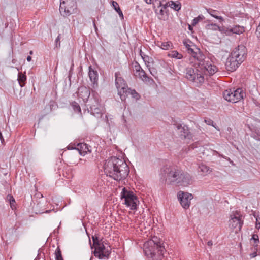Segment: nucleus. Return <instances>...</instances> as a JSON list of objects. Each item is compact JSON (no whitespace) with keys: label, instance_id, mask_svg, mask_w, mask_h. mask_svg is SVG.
Masks as SVG:
<instances>
[{"label":"nucleus","instance_id":"4","mask_svg":"<svg viewBox=\"0 0 260 260\" xmlns=\"http://www.w3.org/2000/svg\"><path fill=\"white\" fill-rule=\"evenodd\" d=\"M144 252L150 260H162L166 250L160 242L150 239L144 243Z\"/></svg>","mask_w":260,"mask_h":260},{"label":"nucleus","instance_id":"22","mask_svg":"<svg viewBox=\"0 0 260 260\" xmlns=\"http://www.w3.org/2000/svg\"><path fill=\"white\" fill-rule=\"evenodd\" d=\"M135 75L141 79L143 81L145 82H149L151 81H153L152 79L149 78L146 74L145 71L142 69L139 72L135 74Z\"/></svg>","mask_w":260,"mask_h":260},{"label":"nucleus","instance_id":"15","mask_svg":"<svg viewBox=\"0 0 260 260\" xmlns=\"http://www.w3.org/2000/svg\"><path fill=\"white\" fill-rule=\"evenodd\" d=\"M241 63H242L239 62L238 60L235 59L234 57L230 55L225 64L226 69L229 71L233 72L235 71Z\"/></svg>","mask_w":260,"mask_h":260},{"label":"nucleus","instance_id":"28","mask_svg":"<svg viewBox=\"0 0 260 260\" xmlns=\"http://www.w3.org/2000/svg\"><path fill=\"white\" fill-rule=\"evenodd\" d=\"M140 54L141 56L142 57L143 61L145 62V64L147 67H149L150 63H152L153 61V59L151 57H149L148 55L144 54L142 51L141 50L140 52Z\"/></svg>","mask_w":260,"mask_h":260},{"label":"nucleus","instance_id":"31","mask_svg":"<svg viewBox=\"0 0 260 260\" xmlns=\"http://www.w3.org/2000/svg\"><path fill=\"white\" fill-rule=\"evenodd\" d=\"M158 46L164 50H169L170 48H172L173 47V44L170 41L161 42L160 44H158Z\"/></svg>","mask_w":260,"mask_h":260},{"label":"nucleus","instance_id":"43","mask_svg":"<svg viewBox=\"0 0 260 260\" xmlns=\"http://www.w3.org/2000/svg\"><path fill=\"white\" fill-rule=\"evenodd\" d=\"M252 240H253L255 243H258L259 242L258 236L257 234H254L252 235Z\"/></svg>","mask_w":260,"mask_h":260},{"label":"nucleus","instance_id":"36","mask_svg":"<svg viewBox=\"0 0 260 260\" xmlns=\"http://www.w3.org/2000/svg\"><path fill=\"white\" fill-rule=\"evenodd\" d=\"M204 19V16L202 15H199L198 17L194 18L191 22V25L192 26H195L199 21L202 20Z\"/></svg>","mask_w":260,"mask_h":260},{"label":"nucleus","instance_id":"11","mask_svg":"<svg viewBox=\"0 0 260 260\" xmlns=\"http://www.w3.org/2000/svg\"><path fill=\"white\" fill-rule=\"evenodd\" d=\"M243 222L242 216L237 211L235 212L233 215H231V218L229 220V226L235 230L236 233H238L241 229Z\"/></svg>","mask_w":260,"mask_h":260},{"label":"nucleus","instance_id":"62","mask_svg":"<svg viewBox=\"0 0 260 260\" xmlns=\"http://www.w3.org/2000/svg\"><path fill=\"white\" fill-rule=\"evenodd\" d=\"M73 148L72 147V148H70V146H68V149H73Z\"/></svg>","mask_w":260,"mask_h":260},{"label":"nucleus","instance_id":"20","mask_svg":"<svg viewBox=\"0 0 260 260\" xmlns=\"http://www.w3.org/2000/svg\"><path fill=\"white\" fill-rule=\"evenodd\" d=\"M183 44L185 46L188 54L192 51L193 52L195 48H197L193 43L190 41L189 39L184 40L183 41Z\"/></svg>","mask_w":260,"mask_h":260},{"label":"nucleus","instance_id":"37","mask_svg":"<svg viewBox=\"0 0 260 260\" xmlns=\"http://www.w3.org/2000/svg\"><path fill=\"white\" fill-rule=\"evenodd\" d=\"M204 122L209 125H211L215 129L219 131V129L216 127L215 124L214 123L213 121L210 119H206L204 120Z\"/></svg>","mask_w":260,"mask_h":260},{"label":"nucleus","instance_id":"30","mask_svg":"<svg viewBox=\"0 0 260 260\" xmlns=\"http://www.w3.org/2000/svg\"><path fill=\"white\" fill-rule=\"evenodd\" d=\"M169 6L171 8L173 9L175 11H179L180 10L181 7V3L179 2H174L173 1H170L169 3Z\"/></svg>","mask_w":260,"mask_h":260},{"label":"nucleus","instance_id":"54","mask_svg":"<svg viewBox=\"0 0 260 260\" xmlns=\"http://www.w3.org/2000/svg\"><path fill=\"white\" fill-rule=\"evenodd\" d=\"M27 60L29 62L31 60V57L30 56H28L27 57Z\"/></svg>","mask_w":260,"mask_h":260},{"label":"nucleus","instance_id":"13","mask_svg":"<svg viewBox=\"0 0 260 260\" xmlns=\"http://www.w3.org/2000/svg\"><path fill=\"white\" fill-rule=\"evenodd\" d=\"M247 52L246 47L243 45H240L234 49L231 55L235 59L238 60L240 63H242L246 57Z\"/></svg>","mask_w":260,"mask_h":260},{"label":"nucleus","instance_id":"51","mask_svg":"<svg viewBox=\"0 0 260 260\" xmlns=\"http://www.w3.org/2000/svg\"><path fill=\"white\" fill-rule=\"evenodd\" d=\"M144 1L148 4H150L152 3V0H144Z\"/></svg>","mask_w":260,"mask_h":260},{"label":"nucleus","instance_id":"49","mask_svg":"<svg viewBox=\"0 0 260 260\" xmlns=\"http://www.w3.org/2000/svg\"><path fill=\"white\" fill-rule=\"evenodd\" d=\"M256 228L258 229L260 228V220H258L257 218H256Z\"/></svg>","mask_w":260,"mask_h":260},{"label":"nucleus","instance_id":"12","mask_svg":"<svg viewBox=\"0 0 260 260\" xmlns=\"http://www.w3.org/2000/svg\"><path fill=\"white\" fill-rule=\"evenodd\" d=\"M177 198L181 206L184 209H187L190 205V201L193 198L191 193L179 191L177 193Z\"/></svg>","mask_w":260,"mask_h":260},{"label":"nucleus","instance_id":"21","mask_svg":"<svg viewBox=\"0 0 260 260\" xmlns=\"http://www.w3.org/2000/svg\"><path fill=\"white\" fill-rule=\"evenodd\" d=\"M228 31L233 34L240 35L245 31V28L242 26L235 25L233 27L229 28Z\"/></svg>","mask_w":260,"mask_h":260},{"label":"nucleus","instance_id":"17","mask_svg":"<svg viewBox=\"0 0 260 260\" xmlns=\"http://www.w3.org/2000/svg\"><path fill=\"white\" fill-rule=\"evenodd\" d=\"M90 94L89 90L86 87L82 86L78 88L77 96L78 99H81L84 102H86Z\"/></svg>","mask_w":260,"mask_h":260},{"label":"nucleus","instance_id":"47","mask_svg":"<svg viewBox=\"0 0 260 260\" xmlns=\"http://www.w3.org/2000/svg\"><path fill=\"white\" fill-rule=\"evenodd\" d=\"M116 12L119 14L120 17L121 18V19H123L124 16H123V13H122V11L120 10V11H116Z\"/></svg>","mask_w":260,"mask_h":260},{"label":"nucleus","instance_id":"59","mask_svg":"<svg viewBox=\"0 0 260 260\" xmlns=\"http://www.w3.org/2000/svg\"><path fill=\"white\" fill-rule=\"evenodd\" d=\"M188 28H189V30H191L192 29L191 26L190 25H189Z\"/></svg>","mask_w":260,"mask_h":260},{"label":"nucleus","instance_id":"46","mask_svg":"<svg viewBox=\"0 0 260 260\" xmlns=\"http://www.w3.org/2000/svg\"><path fill=\"white\" fill-rule=\"evenodd\" d=\"M175 125H176V128H177V129L180 130V131L182 129V127L183 126L181 124H177Z\"/></svg>","mask_w":260,"mask_h":260},{"label":"nucleus","instance_id":"52","mask_svg":"<svg viewBox=\"0 0 260 260\" xmlns=\"http://www.w3.org/2000/svg\"><path fill=\"white\" fill-rule=\"evenodd\" d=\"M60 35H59L58 36V37H57V38L55 40V42L56 43H57L58 42H59V40H60Z\"/></svg>","mask_w":260,"mask_h":260},{"label":"nucleus","instance_id":"25","mask_svg":"<svg viewBox=\"0 0 260 260\" xmlns=\"http://www.w3.org/2000/svg\"><path fill=\"white\" fill-rule=\"evenodd\" d=\"M19 85L22 87L25 86L26 81V76L25 73L19 72L18 74V79Z\"/></svg>","mask_w":260,"mask_h":260},{"label":"nucleus","instance_id":"6","mask_svg":"<svg viewBox=\"0 0 260 260\" xmlns=\"http://www.w3.org/2000/svg\"><path fill=\"white\" fill-rule=\"evenodd\" d=\"M245 95V92L242 88L229 89L225 90L223 96L225 100L235 103L240 101Z\"/></svg>","mask_w":260,"mask_h":260},{"label":"nucleus","instance_id":"2","mask_svg":"<svg viewBox=\"0 0 260 260\" xmlns=\"http://www.w3.org/2000/svg\"><path fill=\"white\" fill-rule=\"evenodd\" d=\"M163 172L169 184L175 183L178 186H187L193 183L191 176L177 166L166 167L164 168Z\"/></svg>","mask_w":260,"mask_h":260},{"label":"nucleus","instance_id":"33","mask_svg":"<svg viewBox=\"0 0 260 260\" xmlns=\"http://www.w3.org/2000/svg\"><path fill=\"white\" fill-rule=\"evenodd\" d=\"M71 105L73 109H74V111L81 114V109L80 105L77 102L75 101L72 102Z\"/></svg>","mask_w":260,"mask_h":260},{"label":"nucleus","instance_id":"55","mask_svg":"<svg viewBox=\"0 0 260 260\" xmlns=\"http://www.w3.org/2000/svg\"><path fill=\"white\" fill-rule=\"evenodd\" d=\"M149 70L150 73L151 74V75H152L153 76H154V75L153 74L154 71H152L151 70L150 68H149Z\"/></svg>","mask_w":260,"mask_h":260},{"label":"nucleus","instance_id":"3","mask_svg":"<svg viewBox=\"0 0 260 260\" xmlns=\"http://www.w3.org/2000/svg\"><path fill=\"white\" fill-rule=\"evenodd\" d=\"M190 56L189 62L193 67L196 65L199 66L204 74H208L209 75H213L217 71L216 66L212 64L209 58H206L205 54L199 48H195L193 52L189 53Z\"/></svg>","mask_w":260,"mask_h":260},{"label":"nucleus","instance_id":"38","mask_svg":"<svg viewBox=\"0 0 260 260\" xmlns=\"http://www.w3.org/2000/svg\"><path fill=\"white\" fill-rule=\"evenodd\" d=\"M127 93H130L132 96L136 99H138L139 98V94L135 90H132L129 89V90H128Z\"/></svg>","mask_w":260,"mask_h":260},{"label":"nucleus","instance_id":"5","mask_svg":"<svg viewBox=\"0 0 260 260\" xmlns=\"http://www.w3.org/2000/svg\"><path fill=\"white\" fill-rule=\"evenodd\" d=\"M121 199L127 207L132 210H136L137 203L139 202L136 196L131 191L128 190L125 187L122 189L120 194Z\"/></svg>","mask_w":260,"mask_h":260},{"label":"nucleus","instance_id":"39","mask_svg":"<svg viewBox=\"0 0 260 260\" xmlns=\"http://www.w3.org/2000/svg\"><path fill=\"white\" fill-rule=\"evenodd\" d=\"M112 6L114 9V10L116 11H120V10H121L120 7H119V6L118 5V4L115 2V1H113L112 2Z\"/></svg>","mask_w":260,"mask_h":260},{"label":"nucleus","instance_id":"58","mask_svg":"<svg viewBox=\"0 0 260 260\" xmlns=\"http://www.w3.org/2000/svg\"><path fill=\"white\" fill-rule=\"evenodd\" d=\"M29 54H30V55H32V54H33V51H31H31H30V52H29Z\"/></svg>","mask_w":260,"mask_h":260},{"label":"nucleus","instance_id":"9","mask_svg":"<svg viewBox=\"0 0 260 260\" xmlns=\"http://www.w3.org/2000/svg\"><path fill=\"white\" fill-rule=\"evenodd\" d=\"M115 85L118 90V94L119 95L121 100L123 101L125 99L127 91L129 90V89L128 88L125 80L121 77L119 72L115 73Z\"/></svg>","mask_w":260,"mask_h":260},{"label":"nucleus","instance_id":"60","mask_svg":"<svg viewBox=\"0 0 260 260\" xmlns=\"http://www.w3.org/2000/svg\"><path fill=\"white\" fill-rule=\"evenodd\" d=\"M50 212V210H46L45 211V213H49ZM44 212H43V213H44Z\"/></svg>","mask_w":260,"mask_h":260},{"label":"nucleus","instance_id":"10","mask_svg":"<svg viewBox=\"0 0 260 260\" xmlns=\"http://www.w3.org/2000/svg\"><path fill=\"white\" fill-rule=\"evenodd\" d=\"M88 111L97 118L102 117L104 113V110L103 107L101 106L98 97L95 96L90 100Z\"/></svg>","mask_w":260,"mask_h":260},{"label":"nucleus","instance_id":"1","mask_svg":"<svg viewBox=\"0 0 260 260\" xmlns=\"http://www.w3.org/2000/svg\"><path fill=\"white\" fill-rule=\"evenodd\" d=\"M104 171L107 176L116 181H120L127 177L129 169L123 159L116 157H111L106 161Z\"/></svg>","mask_w":260,"mask_h":260},{"label":"nucleus","instance_id":"14","mask_svg":"<svg viewBox=\"0 0 260 260\" xmlns=\"http://www.w3.org/2000/svg\"><path fill=\"white\" fill-rule=\"evenodd\" d=\"M110 253V251L104 246L103 243L94 247V255L99 259L107 258Z\"/></svg>","mask_w":260,"mask_h":260},{"label":"nucleus","instance_id":"8","mask_svg":"<svg viewBox=\"0 0 260 260\" xmlns=\"http://www.w3.org/2000/svg\"><path fill=\"white\" fill-rule=\"evenodd\" d=\"M76 9L75 0H60L59 12L61 16L68 17L74 13Z\"/></svg>","mask_w":260,"mask_h":260},{"label":"nucleus","instance_id":"61","mask_svg":"<svg viewBox=\"0 0 260 260\" xmlns=\"http://www.w3.org/2000/svg\"><path fill=\"white\" fill-rule=\"evenodd\" d=\"M256 255V253H253V254H252V257H255Z\"/></svg>","mask_w":260,"mask_h":260},{"label":"nucleus","instance_id":"29","mask_svg":"<svg viewBox=\"0 0 260 260\" xmlns=\"http://www.w3.org/2000/svg\"><path fill=\"white\" fill-rule=\"evenodd\" d=\"M63 176L67 179H71L73 177V174L71 168L67 167L63 171Z\"/></svg>","mask_w":260,"mask_h":260},{"label":"nucleus","instance_id":"26","mask_svg":"<svg viewBox=\"0 0 260 260\" xmlns=\"http://www.w3.org/2000/svg\"><path fill=\"white\" fill-rule=\"evenodd\" d=\"M198 171L202 175L205 176L210 172V168L205 165L200 164L199 166Z\"/></svg>","mask_w":260,"mask_h":260},{"label":"nucleus","instance_id":"50","mask_svg":"<svg viewBox=\"0 0 260 260\" xmlns=\"http://www.w3.org/2000/svg\"><path fill=\"white\" fill-rule=\"evenodd\" d=\"M0 139H1L2 143H3L4 141V139L3 137L2 133L1 132H0Z\"/></svg>","mask_w":260,"mask_h":260},{"label":"nucleus","instance_id":"41","mask_svg":"<svg viewBox=\"0 0 260 260\" xmlns=\"http://www.w3.org/2000/svg\"><path fill=\"white\" fill-rule=\"evenodd\" d=\"M92 240H93V246H94V247H95L98 244H100L101 243H102L101 242H100L99 241L97 237L93 236L92 237Z\"/></svg>","mask_w":260,"mask_h":260},{"label":"nucleus","instance_id":"42","mask_svg":"<svg viewBox=\"0 0 260 260\" xmlns=\"http://www.w3.org/2000/svg\"><path fill=\"white\" fill-rule=\"evenodd\" d=\"M160 64L166 70L171 69L170 67H169L168 63L164 60H162L160 62Z\"/></svg>","mask_w":260,"mask_h":260},{"label":"nucleus","instance_id":"19","mask_svg":"<svg viewBox=\"0 0 260 260\" xmlns=\"http://www.w3.org/2000/svg\"><path fill=\"white\" fill-rule=\"evenodd\" d=\"M75 149L79 151L80 155L83 156L91 152V147L84 143H78Z\"/></svg>","mask_w":260,"mask_h":260},{"label":"nucleus","instance_id":"56","mask_svg":"<svg viewBox=\"0 0 260 260\" xmlns=\"http://www.w3.org/2000/svg\"><path fill=\"white\" fill-rule=\"evenodd\" d=\"M149 70L150 73L151 74V75H152L153 76H154V75L153 74L154 71H152L151 70L150 68H149Z\"/></svg>","mask_w":260,"mask_h":260},{"label":"nucleus","instance_id":"23","mask_svg":"<svg viewBox=\"0 0 260 260\" xmlns=\"http://www.w3.org/2000/svg\"><path fill=\"white\" fill-rule=\"evenodd\" d=\"M180 135L183 137L184 139H190L192 138V136L188 127L186 125H184L182 129L180 131Z\"/></svg>","mask_w":260,"mask_h":260},{"label":"nucleus","instance_id":"34","mask_svg":"<svg viewBox=\"0 0 260 260\" xmlns=\"http://www.w3.org/2000/svg\"><path fill=\"white\" fill-rule=\"evenodd\" d=\"M153 9L155 10L157 8L164 6L165 5V3H164V1L162 2L161 0H154L153 3Z\"/></svg>","mask_w":260,"mask_h":260},{"label":"nucleus","instance_id":"27","mask_svg":"<svg viewBox=\"0 0 260 260\" xmlns=\"http://www.w3.org/2000/svg\"><path fill=\"white\" fill-rule=\"evenodd\" d=\"M168 56L169 57L175 58L177 59H181L183 57L181 53H179L176 50H173L169 52L168 54Z\"/></svg>","mask_w":260,"mask_h":260},{"label":"nucleus","instance_id":"48","mask_svg":"<svg viewBox=\"0 0 260 260\" xmlns=\"http://www.w3.org/2000/svg\"><path fill=\"white\" fill-rule=\"evenodd\" d=\"M197 145H198L197 143L191 145L189 146V149H194L195 148L197 147Z\"/></svg>","mask_w":260,"mask_h":260},{"label":"nucleus","instance_id":"44","mask_svg":"<svg viewBox=\"0 0 260 260\" xmlns=\"http://www.w3.org/2000/svg\"><path fill=\"white\" fill-rule=\"evenodd\" d=\"M14 198L11 194H8L6 197V200L10 202H14Z\"/></svg>","mask_w":260,"mask_h":260},{"label":"nucleus","instance_id":"7","mask_svg":"<svg viewBox=\"0 0 260 260\" xmlns=\"http://www.w3.org/2000/svg\"><path fill=\"white\" fill-rule=\"evenodd\" d=\"M185 77L188 80L196 83L198 85H202L205 80L204 75L198 69L195 71L191 67L186 68Z\"/></svg>","mask_w":260,"mask_h":260},{"label":"nucleus","instance_id":"24","mask_svg":"<svg viewBox=\"0 0 260 260\" xmlns=\"http://www.w3.org/2000/svg\"><path fill=\"white\" fill-rule=\"evenodd\" d=\"M207 11L211 16L219 20L220 22L223 21V18L219 16V12L218 11L213 10L212 9H207Z\"/></svg>","mask_w":260,"mask_h":260},{"label":"nucleus","instance_id":"40","mask_svg":"<svg viewBox=\"0 0 260 260\" xmlns=\"http://www.w3.org/2000/svg\"><path fill=\"white\" fill-rule=\"evenodd\" d=\"M142 69L141 68V66L138 64V62H136L134 66V70L135 71V74H137V72L141 71Z\"/></svg>","mask_w":260,"mask_h":260},{"label":"nucleus","instance_id":"32","mask_svg":"<svg viewBox=\"0 0 260 260\" xmlns=\"http://www.w3.org/2000/svg\"><path fill=\"white\" fill-rule=\"evenodd\" d=\"M206 29L210 30H220V27L216 24L210 23L206 25Z\"/></svg>","mask_w":260,"mask_h":260},{"label":"nucleus","instance_id":"53","mask_svg":"<svg viewBox=\"0 0 260 260\" xmlns=\"http://www.w3.org/2000/svg\"><path fill=\"white\" fill-rule=\"evenodd\" d=\"M208 246H211L213 245V243L212 241H209L207 243Z\"/></svg>","mask_w":260,"mask_h":260},{"label":"nucleus","instance_id":"57","mask_svg":"<svg viewBox=\"0 0 260 260\" xmlns=\"http://www.w3.org/2000/svg\"><path fill=\"white\" fill-rule=\"evenodd\" d=\"M93 25H94L95 29H97V27H96L95 23V20L93 21Z\"/></svg>","mask_w":260,"mask_h":260},{"label":"nucleus","instance_id":"45","mask_svg":"<svg viewBox=\"0 0 260 260\" xmlns=\"http://www.w3.org/2000/svg\"><path fill=\"white\" fill-rule=\"evenodd\" d=\"M10 207L12 210H14L16 208L15 206V201L14 202H10Z\"/></svg>","mask_w":260,"mask_h":260},{"label":"nucleus","instance_id":"18","mask_svg":"<svg viewBox=\"0 0 260 260\" xmlns=\"http://www.w3.org/2000/svg\"><path fill=\"white\" fill-rule=\"evenodd\" d=\"M88 76L92 83V88H96L98 86V73L91 66L89 67Z\"/></svg>","mask_w":260,"mask_h":260},{"label":"nucleus","instance_id":"16","mask_svg":"<svg viewBox=\"0 0 260 260\" xmlns=\"http://www.w3.org/2000/svg\"><path fill=\"white\" fill-rule=\"evenodd\" d=\"M168 4L165 3L164 6L157 8L154 10L156 16L159 20L165 21L167 19L168 16Z\"/></svg>","mask_w":260,"mask_h":260},{"label":"nucleus","instance_id":"35","mask_svg":"<svg viewBox=\"0 0 260 260\" xmlns=\"http://www.w3.org/2000/svg\"><path fill=\"white\" fill-rule=\"evenodd\" d=\"M55 260H63L62 255L61 251L60 248L58 246L55 250Z\"/></svg>","mask_w":260,"mask_h":260}]
</instances>
